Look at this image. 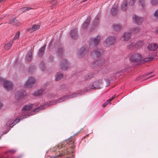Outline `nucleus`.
I'll return each instance as SVG.
<instances>
[{
	"mask_svg": "<svg viewBox=\"0 0 158 158\" xmlns=\"http://www.w3.org/2000/svg\"><path fill=\"white\" fill-rule=\"evenodd\" d=\"M101 36L98 35L94 37H92L90 39V41L91 43H93L94 44L97 45L98 44L100 41Z\"/></svg>",
	"mask_w": 158,
	"mask_h": 158,
	"instance_id": "obj_12",
	"label": "nucleus"
},
{
	"mask_svg": "<svg viewBox=\"0 0 158 158\" xmlns=\"http://www.w3.org/2000/svg\"><path fill=\"white\" fill-rule=\"evenodd\" d=\"M140 4L142 6L144 5V0H139Z\"/></svg>",
	"mask_w": 158,
	"mask_h": 158,
	"instance_id": "obj_40",
	"label": "nucleus"
},
{
	"mask_svg": "<svg viewBox=\"0 0 158 158\" xmlns=\"http://www.w3.org/2000/svg\"><path fill=\"white\" fill-rule=\"evenodd\" d=\"M127 47L128 48H131L134 46L137 48H140L142 47L143 45V40L139 41L136 43L135 44L133 42H130L128 43Z\"/></svg>",
	"mask_w": 158,
	"mask_h": 158,
	"instance_id": "obj_4",
	"label": "nucleus"
},
{
	"mask_svg": "<svg viewBox=\"0 0 158 158\" xmlns=\"http://www.w3.org/2000/svg\"><path fill=\"white\" fill-rule=\"evenodd\" d=\"M40 27L39 25L34 24L32 26L31 28V32H33L39 29Z\"/></svg>",
	"mask_w": 158,
	"mask_h": 158,
	"instance_id": "obj_26",
	"label": "nucleus"
},
{
	"mask_svg": "<svg viewBox=\"0 0 158 158\" xmlns=\"http://www.w3.org/2000/svg\"><path fill=\"white\" fill-rule=\"evenodd\" d=\"M102 83V80L101 79L94 82L92 86L90 87V89H97L100 88L101 84Z\"/></svg>",
	"mask_w": 158,
	"mask_h": 158,
	"instance_id": "obj_7",
	"label": "nucleus"
},
{
	"mask_svg": "<svg viewBox=\"0 0 158 158\" xmlns=\"http://www.w3.org/2000/svg\"><path fill=\"white\" fill-rule=\"evenodd\" d=\"M26 95L25 91L22 90L17 91L15 94V97L17 100H19L23 98Z\"/></svg>",
	"mask_w": 158,
	"mask_h": 158,
	"instance_id": "obj_9",
	"label": "nucleus"
},
{
	"mask_svg": "<svg viewBox=\"0 0 158 158\" xmlns=\"http://www.w3.org/2000/svg\"><path fill=\"white\" fill-rule=\"evenodd\" d=\"M141 55L140 54L136 53L132 55L130 59L132 62H137L141 60Z\"/></svg>",
	"mask_w": 158,
	"mask_h": 158,
	"instance_id": "obj_8",
	"label": "nucleus"
},
{
	"mask_svg": "<svg viewBox=\"0 0 158 158\" xmlns=\"http://www.w3.org/2000/svg\"><path fill=\"white\" fill-rule=\"evenodd\" d=\"M135 1V0H130L129 3V4L131 5H132L134 3Z\"/></svg>",
	"mask_w": 158,
	"mask_h": 158,
	"instance_id": "obj_41",
	"label": "nucleus"
},
{
	"mask_svg": "<svg viewBox=\"0 0 158 158\" xmlns=\"http://www.w3.org/2000/svg\"><path fill=\"white\" fill-rule=\"evenodd\" d=\"M140 30V29L138 27H134L132 29L131 32L134 33H136L138 32Z\"/></svg>",
	"mask_w": 158,
	"mask_h": 158,
	"instance_id": "obj_32",
	"label": "nucleus"
},
{
	"mask_svg": "<svg viewBox=\"0 0 158 158\" xmlns=\"http://www.w3.org/2000/svg\"><path fill=\"white\" fill-rule=\"evenodd\" d=\"M121 27V25L118 24H113L112 26L113 29L115 31H118L120 30Z\"/></svg>",
	"mask_w": 158,
	"mask_h": 158,
	"instance_id": "obj_21",
	"label": "nucleus"
},
{
	"mask_svg": "<svg viewBox=\"0 0 158 158\" xmlns=\"http://www.w3.org/2000/svg\"><path fill=\"white\" fill-rule=\"evenodd\" d=\"M117 6L116 5L113 6L111 9V13L113 15H115L117 12Z\"/></svg>",
	"mask_w": 158,
	"mask_h": 158,
	"instance_id": "obj_25",
	"label": "nucleus"
},
{
	"mask_svg": "<svg viewBox=\"0 0 158 158\" xmlns=\"http://www.w3.org/2000/svg\"><path fill=\"white\" fill-rule=\"evenodd\" d=\"M62 51V48L61 47H60L58 50H57V54L60 55L61 54Z\"/></svg>",
	"mask_w": 158,
	"mask_h": 158,
	"instance_id": "obj_36",
	"label": "nucleus"
},
{
	"mask_svg": "<svg viewBox=\"0 0 158 158\" xmlns=\"http://www.w3.org/2000/svg\"><path fill=\"white\" fill-rule=\"evenodd\" d=\"M110 102V101L107 100L106 102H105L104 104L102 105V106H104L107 105Z\"/></svg>",
	"mask_w": 158,
	"mask_h": 158,
	"instance_id": "obj_42",
	"label": "nucleus"
},
{
	"mask_svg": "<svg viewBox=\"0 0 158 158\" xmlns=\"http://www.w3.org/2000/svg\"><path fill=\"white\" fill-rule=\"evenodd\" d=\"M13 25H17V24H14V23H13Z\"/></svg>",
	"mask_w": 158,
	"mask_h": 158,
	"instance_id": "obj_58",
	"label": "nucleus"
},
{
	"mask_svg": "<svg viewBox=\"0 0 158 158\" xmlns=\"http://www.w3.org/2000/svg\"><path fill=\"white\" fill-rule=\"evenodd\" d=\"M151 73H147V75H148V74H151Z\"/></svg>",
	"mask_w": 158,
	"mask_h": 158,
	"instance_id": "obj_56",
	"label": "nucleus"
},
{
	"mask_svg": "<svg viewBox=\"0 0 158 158\" xmlns=\"http://www.w3.org/2000/svg\"><path fill=\"white\" fill-rule=\"evenodd\" d=\"M87 49L84 47H81L77 52V55L79 57H81L85 54L87 52Z\"/></svg>",
	"mask_w": 158,
	"mask_h": 158,
	"instance_id": "obj_15",
	"label": "nucleus"
},
{
	"mask_svg": "<svg viewBox=\"0 0 158 158\" xmlns=\"http://www.w3.org/2000/svg\"><path fill=\"white\" fill-rule=\"evenodd\" d=\"M153 59V58L152 57H147L144 59V61L146 62L150 61Z\"/></svg>",
	"mask_w": 158,
	"mask_h": 158,
	"instance_id": "obj_34",
	"label": "nucleus"
},
{
	"mask_svg": "<svg viewBox=\"0 0 158 158\" xmlns=\"http://www.w3.org/2000/svg\"><path fill=\"white\" fill-rule=\"evenodd\" d=\"M20 34V32L18 31L17 32V33L16 34L14 37L13 38V40H16L19 37V35Z\"/></svg>",
	"mask_w": 158,
	"mask_h": 158,
	"instance_id": "obj_35",
	"label": "nucleus"
},
{
	"mask_svg": "<svg viewBox=\"0 0 158 158\" xmlns=\"http://www.w3.org/2000/svg\"><path fill=\"white\" fill-rule=\"evenodd\" d=\"M114 98V97H112L111 98H110L108 100H109L110 102V101H112L113 99Z\"/></svg>",
	"mask_w": 158,
	"mask_h": 158,
	"instance_id": "obj_47",
	"label": "nucleus"
},
{
	"mask_svg": "<svg viewBox=\"0 0 158 158\" xmlns=\"http://www.w3.org/2000/svg\"><path fill=\"white\" fill-rule=\"evenodd\" d=\"M90 17V16H88L85 21L84 22L82 25V27L83 29L86 28L88 26L89 23Z\"/></svg>",
	"mask_w": 158,
	"mask_h": 158,
	"instance_id": "obj_18",
	"label": "nucleus"
},
{
	"mask_svg": "<svg viewBox=\"0 0 158 158\" xmlns=\"http://www.w3.org/2000/svg\"><path fill=\"white\" fill-rule=\"evenodd\" d=\"M17 22V21L16 20H14L13 21V23H15V22Z\"/></svg>",
	"mask_w": 158,
	"mask_h": 158,
	"instance_id": "obj_53",
	"label": "nucleus"
},
{
	"mask_svg": "<svg viewBox=\"0 0 158 158\" xmlns=\"http://www.w3.org/2000/svg\"><path fill=\"white\" fill-rule=\"evenodd\" d=\"M32 9V8L28 7H24L23 8H21L20 9V10L22 12H25L27 10H29Z\"/></svg>",
	"mask_w": 158,
	"mask_h": 158,
	"instance_id": "obj_33",
	"label": "nucleus"
},
{
	"mask_svg": "<svg viewBox=\"0 0 158 158\" xmlns=\"http://www.w3.org/2000/svg\"><path fill=\"white\" fill-rule=\"evenodd\" d=\"M110 84V82L109 80H107V85L106 87L109 86Z\"/></svg>",
	"mask_w": 158,
	"mask_h": 158,
	"instance_id": "obj_46",
	"label": "nucleus"
},
{
	"mask_svg": "<svg viewBox=\"0 0 158 158\" xmlns=\"http://www.w3.org/2000/svg\"><path fill=\"white\" fill-rule=\"evenodd\" d=\"M60 67L62 70H67L70 67V65L66 59H64L61 61L60 64Z\"/></svg>",
	"mask_w": 158,
	"mask_h": 158,
	"instance_id": "obj_6",
	"label": "nucleus"
},
{
	"mask_svg": "<svg viewBox=\"0 0 158 158\" xmlns=\"http://www.w3.org/2000/svg\"><path fill=\"white\" fill-rule=\"evenodd\" d=\"M35 80L34 77H29L24 84V86L26 88L31 87L35 84Z\"/></svg>",
	"mask_w": 158,
	"mask_h": 158,
	"instance_id": "obj_5",
	"label": "nucleus"
},
{
	"mask_svg": "<svg viewBox=\"0 0 158 158\" xmlns=\"http://www.w3.org/2000/svg\"><path fill=\"white\" fill-rule=\"evenodd\" d=\"M16 152V151H14V150H10V152Z\"/></svg>",
	"mask_w": 158,
	"mask_h": 158,
	"instance_id": "obj_50",
	"label": "nucleus"
},
{
	"mask_svg": "<svg viewBox=\"0 0 158 158\" xmlns=\"http://www.w3.org/2000/svg\"><path fill=\"white\" fill-rule=\"evenodd\" d=\"M6 0H0V2H4Z\"/></svg>",
	"mask_w": 158,
	"mask_h": 158,
	"instance_id": "obj_54",
	"label": "nucleus"
},
{
	"mask_svg": "<svg viewBox=\"0 0 158 158\" xmlns=\"http://www.w3.org/2000/svg\"><path fill=\"white\" fill-rule=\"evenodd\" d=\"M13 43V41L12 40L6 44L4 46L5 49L6 50H8L9 49Z\"/></svg>",
	"mask_w": 158,
	"mask_h": 158,
	"instance_id": "obj_28",
	"label": "nucleus"
},
{
	"mask_svg": "<svg viewBox=\"0 0 158 158\" xmlns=\"http://www.w3.org/2000/svg\"><path fill=\"white\" fill-rule=\"evenodd\" d=\"M87 0H84L83 2H85V1H87Z\"/></svg>",
	"mask_w": 158,
	"mask_h": 158,
	"instance_id": "obj_57",
	"label": "nucleus"
},
{
	"mask_svg": "<svg viewBox=\"0 0 158 158\" xmlns=\"http://www.w3.org/2000/svg\"><path fill=\"white\" fill-rule=\"evenodd\" d=\"M9 131V130L8 129L6 130L5 131L3 132V134H6L7 132Z\"/></svg>",
	"mask_w": 158,
	"mask_h": 158,
	"instance_id": "obj_48",
	"label": "nucleus"
},
{
	"mask_svg": "<svg viewBox=\"0 0 158 158\" xmlns=\"http://www.w3.org/2000/svg\"><path fill=\"white\" fill-rule=\"evenodd\" d=\"M21 157V156H20L19 157H18L17 158H19L20 157Z\"/></svg>",
	"mask_w": 158,
	"mask_h": 158,
	"instance_id": "obj_59",
	"label": "nucleus"
},
{
	"mask_svg": "<svg viewBox=\"0 0 158 158\" xmlns=\"http://www.w3.org/2000/svg\"><path fill=\"white\" fill-rule=\"evenodd\" d=\"M63 146H62L61 144H60L57 146V148L58 149L61 148H63Z\"/></svg>",
	"mask_w": 158,
	"mask_h": 158,
	"instance_id": "obj_44",
	"label": "nucleus"
},
{
	"mask_svg": "<svg viewBox=\"0 0 158 158\" xmlns=\"http://www.w3.org/2000/svg\"><path fill=\"white\" fill-rule=\"evenodd\" d=\"M82 92L81 91H79L77 93H73L71 95H66L64 97L61 98L57 100H55L54 101L50 102L45 105V106L48 107L51 105H55L57 103H59L64 101L65 100L72 98L75 97L79 96L81 95Z\"/></svg>",
	"mask_w": 158,
	"mask_h": 158,
	"instance_id": "obj_1",
	"label": "nucleus"
},
{
	"mask_svg": "<svg viewBox=\"0 0 158 158\" xmlns=\"http://www.w3.org/2000/svg\"><path fill=\"white\" fill-rule=\"evenodd\" d=\"M93 24L94 27V28H96L97 27H98L99 26V23L98 19H94L93 22Z\"/></svg>",
	"mask_w": 158,
	"mask_h": 158,
	"instance_id": "obj_31",
	"label": "nucleus"
},
{
	"mask_svg": "<svg viewBox=\"0 0 158 158\" xmlns=\"http://www.w3.org/2000/svg\"><path fill=\"white\" fill-rule=\"evenodd\" d=\"M44 107H38V108L37 109H36L35 110V112H37V111H38V109H39V110H41V109H44Z\"/></svg>",
	"mask_w": 158,
	"mask_h": 158,
	"instance_id": "obj_43",
	"label": "nucleus"
},
{
	"mask_svg": "<svg viewBox=\"0 0 158 158\" xmlns=\"http://www.w3.org/2000/svg\"><path fill=\"white\" fill-rule=\"evenodd\" d=\"M92 75L91 74H90L86 75L85 78L86 80H89L92 78Z\"/></svg>",
	"mask_w": 158,
	"mask_h": 158,
	"instance_id": "obj_37",
	"label": "nucleus"
},
{
	"mask_svg": "<svg viewBox=\"0 0 158 158\" xmlns=\"http://www.w3.org/2000/svg\"><path fill=\"white\" fill-rule=\"evenodd\" d=\"M157 45L155 43H152L148 44V48L150 50L155 51L158 48Z\"/></svg>",
	"mask_w": 158,
	"mask_h": 158,
	"instance_id": "obj_16",
	"label": "nucleus"
},
{
	"mask_svg": "<svg viewBox=\"0 0 158 158\" xmlns=\"http://www.w3.org/2000/svg\"><path fill=\"white\" fill-rule=\"evenodd\" d=\"M115 40L116 38L114 36H109L104 41L103 45L106 47L112 46L115 43Z\"/></svg>",
	"mask_w": 158,
	"mask_h": 158,
	"instance_id": "obj_2",
	"label": "nucleus"
},
{
	"mask_svg": "<svg viewBox=\"0 0 158 158\" xmlns=\"http://www.w3.org/2000/svg\"><path fill=\"white\" fill-rule=\"evenodd\" d=\"M98 62H99V61H97L95 62V64H98Z\"/></svg>",
	"mask_w": 158,
	"mask_h": 158,
	"instance_id": "obj_52",
	"label": "nucleus"
},
{
	"mask_svg": "<svg viewBox=\"0 0 158 158\" xmlns=\"http://www.w3.org/2000/svg\"><path fill=\"white\" fill-rule=\"evenodd\" d=\"M63 77V74L60 72H58L56 73L55 76V79L57 81L60 80Z\"/></svg>",
	"mask_w": 158,
	"mask_h": 158,
	"instance_id": "obj_24",
	"label": "nucleus"
},
{
	"mask_svg": "<svg viewBox=\"0 0 158 158\" xmlns=\"http://www.w3.org/2000/svg\"><path fill=\"white\" fill-rule=\"evenodd\" d=\"M39 67L40 69L42 71H44L45 69V65L43 62L41 61L40 62L39 65Z\"/></svg>",
	"mask_w": 158,
	"mask_h": 158,
	"instance_id": "obj_29",
	"label": "nucleus"
},
{
	"mask_svg": "<svg viewBox=\"0 0 158 158\" xmlns=\"http://www.w3.org/2000/svg\"><path fill=\"white\" fill-rule=\"evenodd\" d=\"M103 51L102 49H98L93 51L91 53V57L95 58L99 56L102 53Z\"/></svg>",
	"mask_w": 158,
	"mask_h": 158,
	"instance_id": "obj_10",
	"label": "nucleus"
},
{
	"mask_svg": "<svg viewBox=\"0 0 158 158\" xmlns=\"http://www.w3.org/2000/svg\"><path fill=\"white\" fill-rule=\"evenodd\" d=\"M132 19L138 25H140L142 23L143 21V18L140 17L136 15H134L132 16Z\"/></svg>",
	"mask_w": 158,
	"mask_h": 158,
	"instance_id": "obj_11",
	"label": "nucleus"
},
{
	"mask_svg": "<svg viewBox=\"0 0 158 158\" xmlns=\"http://www.w3.org/2000/svg\"><path fill=\"white\" fill-rule=\"evenodd\" d=\"M48 85V84H45L43 88H41L40 89L37 90L35 91L33 93L34 95L36 96L41 95L44 89L47 87Z\"/></svg>",
	"mask_w": 158,
	"mask_h": 158,
	"instance_id": "obj_14",
	"label": "nucleus"
},
{
	"mask_svg": "<svg viewBox=\"0 0 158 158\" xmlns=\"http://www.w3.org/2000/svg\"><path fill=\"white\" fill-rule=\"evenodd\" d=\"M33 107V104H28L25 106L23 108L22 110V111H25L26 110H30Z\"/></svg>",
	"mask_w": 158,
	"mask_h": 158,
	"instance_id": "obj_19",
	"label": "nucleus"
},
{
	"mask_svg": "<svg viewBox=\"0 0 158 158\" xmlns=\"http://www.w3.org/2000/svg\"><path fill=\"white\" fill-rule=\"evenodd\" d=\"M127 1L126 0L124 1L121 6L122 10L123 11H125L127 9Z\"/></svg>",
	"mask_w": 158,
	"mask_h": 158,
	"instance_id": "obj_27",
	"label": "nucleus"
},
{
	"mask_svg": "<svg viewBox=\"0 0 158 158\" xmlns=\"http://www.w3.org/2000/svg\"><path fill=\"white\" fill-rule=\"evenodd\" d=\"M131 32H125L121 36L120 40L122 41H127L131 38Z\"/></svg>",
	"mask_w": 158,
	"mask_h": 158,
	"instance_id": "obj_13",
	"label": "nucleus"
},
{
	"mask_svg": "<svg viewBox=\"0 0 158 158\" xmlns=\"http://www.w3.org/2000/svg\"><path fill=\"white\" fill-rule=\"evenodd\" d=\"M154 16L158 19V10H156L154 14Z\"/></svg>",
	"mask_w": 158,
	"mask_h": 158,
	"instance_id": "obj_39",
	"label": "nucleus"
},
{
	"mask_svg": "<svg viewBox=\"0 0 158 158\" xmlns=\"http://www.w3.org/2000/svg\"><path fill=\"white\" fill-rule=\"evenodd\" d=\"M21 119V118H19L18 119H16L12 123V124H10V125L9 127L11 128L14 125H15L16 124L18 123L20 120Z\"/></svg>",
	"mask_w": 158,
	"mask_h": 158,
	"instance_id": "obj_30",
	"label": "nucleus"
},
{
	"mask_svg": "<svg viewBox=\"0 0 158 158\" xmlns=\"http://www.w3.org/2000/svg\"><path fill=\"white\" fill-rule=\"evenodd\" d=\"M45 47L46 45L45 44L43 47H41L39 50L38 51V54L39 56H42L45 49Z\"/></svg>",
	"mask_w": 158,
	"mask_h": 158,
	"instance_id": "obj_22",
	"label": "nucleus"
},
{
	"mask_svg": "<svg viewBox=\"0 0 158 158\" xmlns=\"http://www.w3.org/2000/svg\"><path fill=\"white\" fill-rule=\"evenodd\" d=\"M152 77V76H150L149 77Z\"/></svg>",
	"mask_w": 158,
	"mask_h": 158,
	"instance_id": "obj_60",
	"label": "nucleus"
},
{
	"mask_svg": "<svg viewBox=\"0 0 158 158\" xmlns=\"http://www.w3.org/2000/svg\"><path fill=\"white\" fill-rule=\"evenodd\" d=\"M151 2L152 5H155L158 3V0H152Z\"/></svg>",
	"mask_w": 158,
	"mask_h": 158,
	"instance_id": "obj_38",
	"label": "nucleus"
},
{
	"mask_svg": "<svg viewBox=\"0 0 158 158\" xmlns=\"http://www.w3.org/2000/svg\"><path fill=\"white\" fill-rule=\"evenodd\" d=\"M31 68H30L29 69V71H31Z\"/></svg>",
	"mask_w": 158,
	"mask_h": 158,
	"instance_id": "obj_55",
	"label": "nucleus"
},
{
	"mask_svg": "<svg viewBox=\"0 0 158 158\" xmlns=\"http://www.w3.org/2000/svg\"><path fill=\"white\" fill-rule=\"evenodd\" d=\"M4 81V78L0 77V84L3 82Z\"/></svg>",
	"mask_w": 158,
	"mask_h": 158,
	"instance_id": "obj_45",
	"label": "nucleus"
},
{
	"mask_svg": "<svg viewBox=\"0 0 158 158\" xmlns=\"http://www.w3.org/2000/svg\"><path fill=\"white\" fill-rule=\"evenodd\" d=\"M2 106V104L0 102V109L1 108Z\"/></svg>",
	"mask_w": 158,
	"mask_h": 158,
	"instance_id": "obj_51",
	"label": "nucleus"
},
{
	"mask_svg": "<svg viewBox=\"0 0 158 158\" xmlns=\"http://www.w3.org/2000/svg\"><path fill=\"white\" fill-rule=\"evenodd\" d=\"M3 82L4 87L6 90L10 91L13 89L14 85L11 81L6 80L4 78Z\"/></svg>",
	"mask_w": 158,
	"mask_h": 158,
	"instance_id": "obj_3",
	"label": "nucleus"
},
{
	"mask_svg": "<svg viewBox=\"0 0 158 158\" xmlns=\"http://www.w3.org/2000/svg\"><path fill=\"white\" fill-rule=\"evenodd\" d=\"M155 32L157 34H158V27L156 29V30H155Z\"/></svg>",
	"mask_w": 158,
	"mask_h": 158,
	"instance_id": "obj_49",
	"label": "nucleus"
},
{
	"mask_svg": "<svg viewBox=\"0 0 158 158\" xmlns=\"http://www.w3.org/2000/svg\"><path fill=\"white\" fill-rule=\"evenodd\" d=\"M34 112V111H31L30 112H29L28 113H24L23 115L21 116V119L27 118L28 116L31 115Z\"/></svg>",
	"mask_w": 158,
	"mask_h": 158,
	"instance_id": "obj_23",
	"label": "nucleus"
},
{
	"mask_svg": "<svg viewBox=\"0 0 158 158\" xmlns=\"http://www.w3.org/2000/svg\"><path fill=\"white\" fill-rule=\"evenodd\" d=\"M32 50H30L26 54V59L27 60L29 61L31 60L32 58Z\"/></svg>",
	"mask_w": 158,
	"mask_h": 158,
	"instance_id": "obj_20",
	"label": "nucleus"
},
{
	"mask_svg": "<svg viewBox=\"0 0 158 158\" xmlns=\"http://www.w3.org/2000/svg\"><path fill=\"white\" fill-rule=\"evenodd\" d=\"M70 33L71 37L73 39H75L77 38V29L71 30Z\"/></svg>",
	"mask_w": 158,
	"mask_h": 158,
	"instance_id": "obj_17",
	"label": "nucleus"
}]
</instances>
